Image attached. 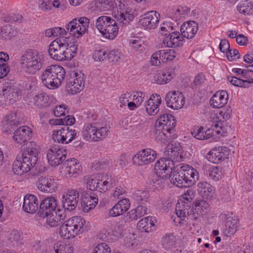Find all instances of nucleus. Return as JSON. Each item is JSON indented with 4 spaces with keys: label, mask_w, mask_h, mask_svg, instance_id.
<instances>
[{
    "label": "nucleus",
    "mask_w": 253,
    "mask_h": 253,
    "mask_svg": "<svg viewBox=\"0 0 253 253\" xmlns=\"http://www.w3.org/2000/svg\"><path fill=\"white\" fill-rule=\"evenodd\" d=\"M169 157L158 161L155 165V172L158 177L169 179L171 182L178 187H188L194 185L199 178L197 170L189 166H183L178 171L171 172L173 160H177L179 152L177 148L168 144L165 151Z\"/></svg>",
    "instance_id": "nucleus-1"
},
{
    "label": "nucleus",
    "mask_w": 253,
    "mask_h": 253,
    "mask_svg": "<svg viewBox=\"0 0 253 253\" xmlns=\"http://www.w3.org/2000/svg\"><path fill=\"white\" fill-rule=\"evenodd\" d=\"M44 62L43 54L33 49L26 51L19 60L21 71L28 75H36L43 67Z\"/></svg>",
    "instance_id": "nucleus-2"
},
{
    "label": "nucleus",
    "mask_w": 253,
    "mask_h": 253,
    "mask_svg": "<svg viewBox=\"0 0 253 253\" xmlns=\"http://www.w3.org/2000/svg\"><path fill=\"white\" fill-rule=\"evenodd\" d=\"M69 39L60 37L52 41L49 45L48 52L53 59L57 61L68 60L71 58L70 52L75 53L76 48L71 45L69 46Z\"/></svg>",
    "instance_id": "nucleus-3"
},
{
    "label": "nucleus",
    "mask_w": 253,
    "mask_h": 253,
    "mask_svg": "<svg viewBox=\"0 0 253 253\" xmlns=\"http://www.w3.org/2000/svg\"><path fill=\"white\" fill-rule=\"evenodd\" d=\"M64 69L59 65H51L45 69L42 75L41 80L43 85L50 89L58 88L65 79Z\"/></svg>",
    "instance_id": "nucleus-4"
},
{
    "label": "nucleus",
    "mask_w": 253,
    "mask_h": 253,
    "mask_svg": "<svg viewBox=\"0 0 253 253\" xmlns=\"http://www.w3.org/2000/svg\"><path fill=\"white\" fill-rule=\"evenodd\" d=\"M87 230L85 221L83 217L74 216L60 226L59 234L64 239H70Z\"/></svg>",
    "instance_id": "nucleus-5"
},
{
    "label": "nucleus",
    "mask_w": 253,
    "mask_h": 253,
    "mask_svg": "<svg viewBox=\"0 0 253 253\" xmlns=\"http://www.w3.org/2000/svg\"><path fill=\"white\" fill-rule=\"evenodd\" d=\"M109 129L107 126L97 127L95 124L84 126L82 135L84 139L89 141H97L107 136Z\"/></svg>",
    "instance_id": "nucleus-6"
},
{
    "label": "nucleus",
    "mask_w": 253,
    "mask_h": 253,
    "mask_svg": "<svg viewBox=\"0 0 253 253\" xmlns=\"http://www.w3.org/2000/svg\"><path fill=\"white\" fill-rule=\"evenodd\" d=\"M38 158H30L21 154L17 156L13 164V171L15 174L21 175L30 170L36 165Z\"/></svg>",
    "instance_id": "nucleus-7"
},
{
    "label": "nucleus",
    "mask_w": 253,
    "mask_h": 253,
    "mask_svg": "<svg viewBox=\"0 0 253 253\" xmlns=\"http://www.w3.org/2000/svg\"><path fill=\"white\" fill-rule=\"evenodd\" d=\"M89 23V19L82 17L79 19L72 20L68 24L66 28L71 35L75 38H79L86 33Z\"/></svg>",
    "instance_id": "nucleus-8"
},
{
    "label": "nucleus",
    "mask_w": 253,
    "mask_h": 253,
    "mask_svg": "<svg viewBox=\"0 0 253 253\" xmlns=\"http://www.w3.org/2000/svg\"><path fill=\"white\" fill-rule=\"evenodd\" d=\"M85 75L81 71L73 72L67 80L66 87L72 94L83 90L84 86Z\"/></svg>",
    "instance_id": "nucleus-9"
},
{
    "label": "nucleus",
    "mask_w": 253,
    "mask_h": 253,
    "mask_svg": "<svg viewBox=\"0 0 253 253\" xmlns=\"http://www.w3.org/2000/svg\"><path fill=\"white\" fill-rule=\"evenodd\" d=\"M188 198H184V200L180 199L178 201L175 207V213L177 217L180 221L179 223H182V221H185L190 222V220L194 218V213L191 214V203L189 201Z\"/></svg>",
    "instance_id": "nucleus-10"
},
{
    "label": "nucleus",
    "mask_w": 253,
    "mask_h": 253,
    "mask_svg": "<svg viewBox=\"0 0 253 253\" xmlns=\"http://www.w3.org/2000/svg\"><path fill=\"white\" fill-rule=\"evenodd\" d=\"M220 217L224 221V234L227 237H231L238 230L239 226L238 219L232 212L225 211L220 214Z\"/></svg>",
    "instance_id": "nucleus-11"
},
{
    "label": "nucleus",
    "mask_w": 253,
    "mask_h": 253,
    "mask_svg": "<svg viewBox=\"0 0 253 253\" xmlns=\"http://www.w3.org/2000/svg\"><path fill=\"white\" fill-rule=\"evenodd\" d=\"M77 130L70 126H64L54 131L52 137L55 141L62 144H68L78 137Z\"/></svg>",
    "instance_id": "nucleus-12"
},
{
    "label": "nucleus",
    "mask_w": 253,
    "mask_h": 253,
    "mask_svg": "<svg viewBox=\"0 0 253 253\" xmlns=\"http://www.w3.org/2000/svg\"><path fill=\"white\" fill-rule=\"evenodd\" d=\"M67 152L65 149L59 145L52 146L48 150L47 159L50 165L56 166L63 164L66 158Z\"/></svg>",
    "instance_id": "nucleus-13"
},
{
    "label": "nucleus",
    "mask_w": 253,
    "mask_h": 253,
    "mask_svg": "<svg viewBox=\"0 0 253 253\" xmlns=\"http://www.w3.org/2000/svg\"><path fill=\"white\" fill-rule=\"evenodd\" d=\"M82 168L75 159L67 160L62 165L61 173L67 178H76L80 175Z\"/></svg>",
    "instance_id": "nucleus-14"
},
{
    "label": "nucleus",
    "mask_w": 253,
    "mask_h": 253,
    "mask_svg": "<svg viewBox=\"0 0 253 253\" xmlns=\"http://www.w3.org/2000/svg\"><path fill=\"white\" fill-rule=\"evenodd\" d=\"M156 152L149 148L138 151L132 158V161L137 166L146 165L153 162L156 158Z\"/></svg>",
    "instance_id": "nucleus-15"
},
{
    "label": "nucleus",
    "mask_w": 253,
    "mask_h": 253,
    "mask_svg": "<svg viewBox=\"0 0 253 253\" xmlns=\"http://www.w3.org/2000/svg\"><path fill=\"white\" fill-rule=\"evenodd\" d=\"M160 14L156 11H150L141 16L139 25L144 29L150 31L155 29L158 25Z\"/></svg>",
    "instance_id": "nucleus-16"
},
{
    "label": "nucleus",
    "mask_w": 253,
    "mask_h": 253,
    "mask_svg": "<svg viewBox=\"0 0 253 253\" xmlns=\"http://www.w3.org/2000/svg\"><path fill=\"white\" fill-rule=\"evenodd\" d=\"M167 106L173 109L181 108L185 103V98L179 91H171L167 93L165 98Z\"/></svg>",
    "instance_id": "nucleus-17"
},
{
    "label": "nucleus",
    "mask_w": 253,
    "mask_h": 253,
    "mask_svg": "<svg viewBox=\"0 0 253 253\" xmlns=\"http://www.w3.org/2000/svg\"><path fill=\"white\" fill-rule=\"evenodd\" d=\"M57 204V200L53 197L44 198L40 203L38 214L40 217L44 218L55 212Z\"/></svg>",
    "instance_id": "nucleus-18"
},
{
    "label": "nucleus",
    "mask_w": 253,
    "mask_h": 253,
    "mask_svg": "<svg viewBox=\"0 0 253 253\" xmlns=\"http://www.w3.org/2000/svg\"><path fill=\"white\" fill-rule=\"evenodd\" d=\"M79 199V192L76 189L68 190L62 198L63 206L65 210L72 211L77 206Z\"/></svg>",
    "instance_id": "nucleus-19"
},
{
    "label": "nucleus",
    "mask_w": 253,
    "mask_h": 253,
    "mask_svg": "<svg viewBox=\"0 0 253 253\" xmlns=\"http://www.w3.org/2000/svg\"><path fill=\"white\" fill-rule=\"evenodd\" d=\"M229 154V151L227 147L219 146L211 149L207 155V159L211 163L218 164L224 161Z\"/></svg>",
    "instance_id": "nucleus-20"
},
{
    "label": "nucleus",
    "mask_w": 253,
    "mask_h": 253,
    "mask_svg": "<svg viewBox=\"0 0 253 253\" xmlns=\"http://www.w3.org/2000/svg\"><path fill=\"white\" fill-rule=\"evenodd\" d=\"M176 126L175 118L171 114H165L161 115L156 123L155 126L167 131L175 132Z\"/></svg>",
    "instance_id": "nucleus-21"
},
{
    "label": "nucleus",
    "mask_w": 253,
    "mask_h": 253,
    "mask_svg": "<svg viewBox=\"0 0 253 253\" xmlns=\"http://www.w3.org/2000/svg\"><path fill=\"white\" fill-rule=\"evenodd\" d=\"M129 200L127 198H124L120 200L109 211V215L112 217H117L123 214L130 208Z\"/></svg>",
    "instance_id": "nucleus-22"
},
{
    "label": "nucleus",
    "mask_w": 253,
    "mask_h": 253,
    "mask_svg": "<svg viewBox=\"0 0 253 253\" xmlns=\"http://www.w3.org/2000/svg\"><path fill=\"white\" fill-rule=\"evenodd\" d=\"M198 29V25L196 22L189 21L182 24L180 32L184 38L191 39L194 37Z\"/></svg>",
    "instance_id": "nucleus-23"
},
{
    "label": "nucleus",
    "mask_w": 253,
    "mask_h": 253,
    "mask_svg": "<svg viewBox=\"0 0 253 253\" xmlns=\"http://www.w3.org/2000/svg\"><path fill=\"white\" fill-rule=\"evenodd\" d=\"M32 135L31 129L27 126H22L14 131L13 139L18 143L22 144L29 140Z\"/></svg>",
    "instance_id": "nucleus-24"
},
{
    "label": "nucleus",
    "mask_w": 253,
    "mask_h": 253,
    "mask_svg": "<svg viewBox=\"0 0 253 253\" xmlns=\"http://www.w3.org/2000/svg\"><path fill=\"white\" fill-rule=\"evenodd\" d=\"M154 133L155 140L164 144H166L176 137L175 132L171 131H168L156 126H155Z\"/></svg>",
    "instance_id": "nucleus-25"
},
{
    "label": "nucleus",
    "mask_w": 253,
    "mask_h": 253,
    "mask_svg": "<svg viewBox=\"0 0 253 253\" xmlns=\"http://www.w3.org/2000/svg\"><path fill=\"white\" fill-rule=\"evenodd\" d=\"M37 186L42 192L51 193L56 188L54 179L50 177H41L37 181Z\"/></svg>",
    "instance_id": "nucleus-26"
},
{
    "label": "nucleus",
    "mask_w": 253,
    "mask_h": 253,
    "mask_svg": "<svg viewBox=\"0 0 253 253\" xmlns=\"http://www.w3.org/2000/svg\"><path fill=\"white\" fill-rule=\"evenodd\" d=\"M38 200L34 195L27 194L24 197L23 203V209L24 211L34 213L38 209Z\"/></svg>",
    "instance_id": "nucleus-27"
},
{
    "label": "nucleus",
    "mask_w": 253,
    "mask_h": 253,
    "mask_svg": "<svg viewBox=\"0 0 253 253\" xmlns=\"http://www.w3.org/2000/svg\"><path fill=\"white\" fill-rule=\"evenodd\" d=\"M162 99L160 95L152 94L145 104L147 113L149 115H154L159 112V107L161 104Z\"/></svg>",
    "instance_id": "nucleus-28"
},
{
    "label": "nucleus",
    "mask_w": 253,
    "mask_h": 253,
    "mask_svg": "<svg viewBox=\"0 0 253 253\" xmlns=\"http://www.w3.org/2000/svg\"><path fill=\"white\" fill-rule=\"evenodd\" d=\"M184 37L178 32L169 33L163 41L164 43L169 47H176L183 45Z\"/></svg>",
    "instance_id": "nucleus-29"
},
{
    "label": "nucleus",
    "mask_w": 253,
    "mask_h": 253,
    "mask_svg": "<svg viewBox=\"0 0 253 253\" xmlns=\"http://www.w3.org/2000/svg\"><path fill=\"white\" fill-rule=\"evenodd\" d=\"M228 95L226 91L220 90L217 91L210 100V104L212 107L220 108L223 107L227 102Z\"/></svg>",
    "instance_id": "nucleus-30"
},
{
    "label": "nucleus",
    "mask_w": 253,
    "mask_h": 253,
    "mask_svg": "<svg viewBox=\"0 0 253 253\" xmlns=\"http://www.w3.org/2000/svg\"><path fill=\"white\" fill-rule=\"evenodd\" d=\"M20 121L16 113H10L7 115L2 122L3 130L8 132L11 129L20 125Z\"/></svg>",
    "instance_id": "nucleus-31"
},
{
    "label": "nucleus",
    "mask_w": 253,
    "mask_h": 253,
    "mask_svg": "<svg viewBox=\"0 0 253 253\" xmlns=\"http://www.w3.org/2000/svg\"><path fill=\"white\" fill-rule=\"evenodd\" d=\"M173 71L169 70H160L154 76V81L159 84H164L169 83L174 77Z\"/></svg>",
    "instance_id": "nucleus-32"
},
{
    "label": "nucleus",
    "mask_w": 253,
    "mask_h": 253,
    "mask_svg": "<svg viewBox=\"0 0 253 253\" xmlns=\"http://www.w3.org/2000/svg\"><path fill=\"white\" fill-rule=\"evenodd\" d=\"M156 221L155 217L152 216L143 218L137 223V228L141 232H151L155 229Z\"/></svg>",
    "instance_id": "nucleus-33"
},
{
    "label": "nucleus",
    "mask_w": 253,
    "mask_h": 253,
    "mask_svg": "<svg viewBox=\"0 0 253 253\" xmlns=\"http://www.w3.org/2000/svg\"><path fill=\"white\" fill-rule=\"evenodd\" d=\"M116 185L115 180L108 175L102 176L99 178L97 191L104 193L112 187Z\"/></svg>",
    "instance_id": "nucleus-34"
},
{
    "label": "nucleus",
    "mask_w": 253,
    "mask_h": 253,
    "mask_svg": "<svg viewBox=\"0 0 253 253\" xmlns=\"http://www.w3.org/2000/svg\"><path fill=\"white\" fill-rule=\"evenodd\" d=\"M23 153L22 154L30 158L35 157L38 158L39 150V146L34 141H30L26 143L23 146Z\"/></svg>",
    "instance_id": "nucleus-35"
},
{
    "label": "nucleus",
    "mask_w": 253,
    "mask_h": 253,
    "mask_svg": "<svg viewBox=\"0 0 253 253\" xmlns=\"http://www.w3.org/2000/svg\"><path fill=\"white\" fill-rule=\"evenodd\" d=\"M49 96L46 93H40L36 94L33 97L32 102L36 107L42 109L49 106Z\"/></svg>",
    "instance_id": "nucleus-36"
},
{
    "label": "nucleus",
    "mask_w": 253,
    "mask_h": 253,
    "mask_svg": "<svg viewBox=\"0 0 253 253\" xmlns=\"http://www.w3.org/2000/svg\"><path fill=\"white\" fill-rule=\"evenodd\" d=\"M198 191L199 194L206 199H210L214 193L213 187L207 182H200L198 183Z\"/></svg>",
    "instance_id": "nucleus-37"
},
{
    "label": "nucleus",
    "mask_w": 253,
    "mask_h": 253,
    "mask_svg": "<svg viewBox=\"0 0 253 253\" xmlns=\"http://www.w3.org/2000/svg\"><path fill=\"white\" fill-rule=\"evenodd\" d=\"M110 24L109 26L105 29V30L101 34L106 39L113 40L118 34V27L115 20L112 21V22H110Z\"/></svg>",
    "instance_id": "nucleus-38"
},
{
    "label": "nucleus",
    "mask_w": 253,
    "mask_h": 253,
    "mask_svg": "<svg viewBox=\"0 0 253 253\" xmlns=\"http://www.w3.org/2000/svg\"><path fill=\"white\" fill-rule=\"evenodd\" d=\"M55 253H73L74 248L72 243L57 242L54 246Z\"/></svg>",
    "instance_id": "nucleus-39"
},
{
    "label": "nucleus",
    "mask_w": 253,
    "mask_h": 253,
    "mask_svg": "<svg viewBox=\"0 0 253 253\" xmlns=\"http://www.w3.org/2000/svg\"><path fill=\"white\" fill-rule=\"evenodd\" d=\"M114 20L110 16L106 15L100 16L96 20L95 26L101 34L105 30V29L110 24V22H112Z\"/></svg>",
    "instance_id": "nucleus-40"
},
{
    "label": "nucleus",
    "mask_w": 253,
    "mask_h": 253,
    "mask_svg": "<svg viewBox=\"0 0 253 253\" xmlns=\"http://www.w3.org/2000/svg\"><path fill=\"white\" fill-rule=\"evenodd\" d=\"M237 9L240 13L252 14L253 13V3L247 0L241 1L237 6Z\"/></svg>",
    "instance_id": "nucleus-41"
},
{
    "label": "nucleus",
    "mask_w": 253,
    "mask_h": 253,
    "mask_svg": "<svg viewBox=\"0 0 253 253\" xmlns=\"http://www.w3.org/2000/svg\"><path fill=\"white\" fill-rule=\"evenodd\" d=\"M211 130L209 128L207 129L206 131H204L203 127L198 126L192 132V134L197 139H208L211 137Z\"/></svg>",
    "instance_id": "nucleus-42"
},
{
    "label": "nucleus",
    "mask_w": 253,
    "mask_h": 253,
    "mask_svg": "<svg viewBox=\"0 0 253 253\" xmlns=\"http://www.w3.org/2000/svg\"><path fill=\"white\" fill-rule=\"evenodd\" d=\"M157 52L159 54V58L163 63L172 60L176 55V53L173 49L160 50Z\"/></svg>",
    "instance_id": "nucleus-43"
},
{
    "label": "nucleus",
    "mask_w": 253,
    "mask_h": 253,
    "mask_svg": "<svg viewBox=\"0 0 253 253\" xmlns=\"http://www.w3.org/2000/svg\"><path fill=\"white\" fill-rule=\"evenodd\" d=\"M162 245L166 250H171L176 244V238L172 234H166L162 240Z\"/></svg>",
    "instance_id": "nucleus-44"
},
{
    "label": "nucleus",
    "mask_w": 253,
    "mask_h": 253,
    "mask_svg": "<svg viewBox=\"0 0 253 253\" xmlns=\"http://www.w3.org/2000/svg\"><path fill=\"white\" fill-rule=\"evenodd\" d=\"M85 201H84V210L88 211L93 209L97 204L98 202V197L96 195L93 193L90 194L89 197H85Z\"/></svg>",
    "instance_id": "nucleus-45"
},
{
    "label": "nucleus",
    "mask_w": 253,
    "mask_h": 253,
    "mask_svg": "<svg viewBox=\"0 0 253 253\" xmlns=\"http://www.w3.org/2000/svg\"><path fill=\"white\" fill-rule=\"evenodd\" d=\"M111 62L117 63L124 59V55L119 49H114L110 51L107 55Z\"/></svg>",
    "instance_id": "nucleus-46"
},
{
    "label": "nucleus",
    "mask_w": 253,
    "mask_h": 253,
    "mask_svg": "<svg viewBox=\"0 0 253 253\" xmlns=\"http://www.w3.org/2000/svg\"><path fill=\"white\" fill-rule=\"evenodd\" d=\"M116 18L120 23L126 24L133 20L134 16L127 11L123 10L120 11V12L118 11V14L116 15Z\"/></svg>",
    "instance_id": "nucleus-47"
},
{
    "label": "nucleus",
    "mask_w": 253,
    "mask_h": 253,
    "mask_svg": "<svg viewBox=\"0 0 253 253\" xmlns=\"http://www.w3.org/2000/svg\"><path fill=\"white\" fill-rule=\"evenodd\" d=\"M149 194L147 191L137 190L135 191L133 195V198L138 203L145 204L149 199Z\"/></svg>",
    "instance_id": "nucleus-48"
},
{
    "label": "nucleus",
    "mask_w": 253,
    "mask_h": 253,
    "mask_svg": "<svg viewBox=\"0 0 253 253\" xmlns=\"http://www.w3.org/2000/svg\"><path fill=\"white\" fill-rule=\"evenodd\" d=\"M209 172L210 177L214 181H217L221 178L224 174L222 168L218 167L210 168Z\"/></svg>",
    "instance_id": "nucleus-49"
},
{
    "label": "nucleus",
    "mask_w": 253,
    "mask_h": 253,
    "mask_svg": "<svg viewBox=\"0 0 253 253\" xmlns=\"http://www.w3.org/2000/svg\"><path fill=\"white\" fill-rule=\"evenodd\" d=\"M66 34V30L61 27H54L52 29H47L45 32V35L47 37H57L63 36Z\"/></svg>",
    "instance_id": "nucleus-50"
},
{
    "label": "nucleus",
    "mask_w": 253,
    "mask_h": 253,
    "mask_svg": "<svg viewBox=\"0 0 253 253\" xmlns=\"http://www.w3.org/2000/svg\"><path fill=\"white\" fill-rule=\"evenodd\" d=\"M93 253H111V250L108 244L102 243L95 247ZM112 253H121V252L114 251Z\"/></svg>",
    "instance_id": "nucleus-51"
},
{
    "label": "nucleus",
    "mask_w": 253,
    "mask_h": 253,
    "mask_svg": "<svg viewBox=\"0 0 253 253\" xmlns=\"http://www.w3.org/2000/svg\"><path fill=\"white\" fill-rule=\"evenodd\" d=\"M85 180L87 188L92 191L97 190L99 178L94 176H89L86 177Z\"/></svg>",
    "instance_id": "nucleus-52"
},
{
    "label": "nucleus",
    "mask_w": 253,
    "mask_h": 253,
    "mask_svg": "<svg viewBox=\"0 0 253 253\" xmlns=\"http://www.w3.org/2000/svg\"><path fill=\"white\" fill-rule=\"evenodd\" d=\"M3 95L6 101L11 103L15 101V98L18 96L17 92L11 89L4 90Z\"/></svg>",
    "instance_id": "nucleus-53"
},
{
    "label": "nucleus",
    "mask_w": 253,
    "mask_h": 253,
    "mask_svg": "<svg viewBox=\"0 0 253 253\" xmlns=\"http://www.w3.org/2000/svg\"><path fill=\"white\" fill-rule=\"evenodd\" d=\"M22 238L23 234L19 230H13L9 235V240L13 243L20 242Z\"/></svg>",
    "instance_id": "nucleus-54"
},
{
    "label": "nucleus",
    "mask_w": 253,
    "mask_h": 253,
    "mask_svg": "<svg viewBox=\"0 0 253 253\" xmlns=\"http://www.w3.org/2000/svg\"><path fill=\"white\" fill-rule=\"evenodd\" d=\"M228 81L231 83L233 85L241 87H247L246 80H241L239 78L235 77H228Z\"/></svg>",
    "instance_id": "nucleus-55"
},
{
    "label": "nucleus",
    "mask_w": 253,
    "mask_h": 253,
    "mask_svg": "<svg viewBox=\"0 0 253 253\" xmlns=\"http://www.w3.org/2000/svg\"><path fill=\"white\" fill-rule=\"evenodd\" d=\"M45 217H46L45 224L47 226L50 227H55L60 225V223L56 219V218L54 216V213L52 214L46 216Z\"/></svg>",
    "instance_id": "nucleus-56"
},
{
    "label": "nucleus",
    "mask_w": 253,
    "mask_h": 253,
    "mask_svg": "<svg viewBox=\"0 0 253 253\" xmlns=\"http://www.w3.org/2000/svg\"><path fill=\"white\" fill-rule=\"evenodd\" d=\"M126 193V188L122 186H119L115 188L114 191L112 194V196L114 198L118 199L124 197Z\"/></svg>",
    "instance_id": "nucleus-57"
},
{
    "label": "nucleus",
    "mask_w": 253,
    "mask_h": 253,
    "mask_svg": "<svg viewBox=\"0 0 253 253\" xmlns=\"http://www.w3.org/2000/svg\"><path fill=\"white\" fill-rule=\"evenodd\" d=\"M174 29L173 24L170 22H163L160 27V31L162 34L167 35L168 33Z\"/></svg>",
    "instance_id": "nucleus-58"
},
{
    "label": "nucleus",
    "mask_w": 253,
    "mask_h": 253,
    "mask_svg": "<svg viewBox=\"0 0 253 253\" xmlns=\"http://www.w3.org/2000/svg\"><path fill=\"white\" fill-rule=\"evenodd\" d=\"M223 128V124L222 122H215L213 123L210 129L211 130V136L216 134H221V130Z\"/></svg>",
    "instance_id": "nucleus-59"
},
{
    "label": "nucleus",
    "mask_w": 253,
    "mask_h": 253,
    "mask_svg": "<svg viewBox=\"0 0 253 253\" xmlns=\"http://www.w3.org/2000/svg\"><path fill=\"white\" fill-rule=\"evenodd\" d=\"M66 112H68V111L67 106L65 105H60L57 106L54 108L53 110L54 115L57 117L65 116Z\"/></svg>",
    "instance_id": "nucleus-60"
},
{
    "label": "nucleus",
    "mask_w": 253,
    "mask_h": 253,
    "mask_svg": "<svg viewBox=\"0 0 253 253\" xmlns=\"http://www.w3.org/2000/svg\"><path fill=\"white\" fill-rule=\"evenodd\" d=\"M195 207L197 210L206 213L209 208V205L206 201L201 200L195 203Z\"/></svg>",
    "instance_id": "nucleus-61"
},
{
    "label": "nucleus",
    "mask_w": 253,
    "mask_h": 253,
    "mask_svg": "<svg viewBox=\"0 0 253 253\" xmlns=\"http://www.w3.org/2000/svg\"><path fill=\"white\" fill-rule=\"evenodd\" d=\"M106 52L103 50H95L93 54V59L96 61H103L106 59L107 55Z\"/></svg>",
    "instance_id": "nucleus-62"
},
{
    "label": "nucleus",
    "mask_w": 253,
    "mask_h": 253,
    "mask_svg": "<svg viewBox=\"0 0 253 253\" xmlns=\"http://www.w3.org/2000/svg\"><path fill=\"white\" fill-rule=\"evenodd\" d=\"M226 57L229 61H232L237 59H239L240 57L239 51L236 49H229L226 54Z\"/></svg>",
    "instance_id": "nucleus-63"
},
{
    "label": "nucleus",
    "mask_w": 253,
    "mask_h": 253,
    "mask_svg": "<svg viewBox=\"0 0 253 253\" xmlns=\"http://www.w3.org/2000/svg\"><path fill=\"white\" fill-rule=\"evenodd\" d=\"M168 15L170 18L175 21L180 20V16H179L178 7L170 9L169 10Z\"/></svg>",
    "instance_id": "nucleus-64"
}]
</instances>
